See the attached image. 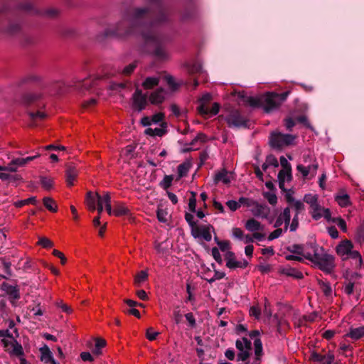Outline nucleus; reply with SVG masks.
I'll return each instance as SVG.
<instances>
[{
    "mask_svg": "<svg viewBox=\"0 0 364 364\" xmlns=\"http://www.w3.org/2000/svg\"><path fill=\"white\" fill-rule=\"evenodd\" d=\"M2 289L5 291L11 299L16 301L20 298L19 289L16 286L3 283Z\"/></svg>",
    "mask_w": 364,
    "mask_h": 364,
    "instance_id": "393cba45",
    "label": "nucleus"
},
{
    "mask_svg": "<svg viewBox=\"0 0 364 364\" xmlns=\"http://www.w3.org/2000/svg\"><path fill=\"white\" fill-rule=\"evenodd\" d=\"M266 161L268 163L269 166H272L274 167H277L279 166L277 159L272 154L267 156Z\"/></svg>",
    "mask_w": 364,
    "mask_h": 364,
    "instance_id": "13d9d810",
    "label": "nucleus"
},
{
    "mask_svg": "<svg viewBox=\"0 0 364 364\" xmlns=\"http://www.w3.org/2000/svg\"><path fill=\"white\" fill-rule=\"evenodd\" d=\"M310 213L312 218L315 220H318L323 217L327 220H330L331 217V211L328 208H322L318 203L310 208Z\"/></svg>",
    "mask_w": 364,
    "mask_h": 364,
    "instance_id": "4468645a",
    "label": "nucleus"
},
{
    "mask_svg": "<svg viewBox=\"0 0 364 364\" xmlns=\"http://www.w3.org/2000/svg\"><path fill=\"white\" fill-rule=\"evenodd\" d=\"M185 318L188 322L190 327L194 328L196 325V321L193 313H187L185 314Z\"/></svg>",
    "mask_w": 364,
    "mask_h": 364,
    "instance_id": "bf43d9fd",
    "label": "nucleus"
},
{
    "mask_svg": "<svg viewBox=\"0 0 364 364\" xmlns=\"http://www.w3.org/2000/svg\"><path fill=\"white\" fill-rule=\"evenodd\" d=\"M159 333V332L154 331L151 328H149L146 331V336L148 340L154 341L156 338Z\"/></svg>",
    "mask_w": 364,
    "mask_h": 364,
    "instance_id": "69168bd1",
    "label": "nucleus"
},
{
    "mask_svg": "<svg viewBox=\"0 0 364 364\" xmlns=\"http://www.w3.org/2000/svg\"><path fill=\"white\" fill-rule=\"evenodd\" d=\"M345 338H350L353 341H358L364 337V326L353 328L350 327L348 332L345 334Z\"/></svg>",
    "mask_w": 364,
    "mask_h": 364,
    "instance_id": "b1692460",
    "label": "nucleus"
},
{
    "mask_svg": "<svg viewBox=\"0 0 364 364\" xmlns=\"http://www.w3.org/2000/svg\"><path fill=\"white\" fill-rule=\"evenodd\" d=\"M105 210L109 215L122 217L129 215L130 210L121 202H114L113 208H112L111 197L109 193H106Z\"/></svg>",
    "mask_w": 364,
    "mask_h": 364,
    "instance_id": "6e6552de",
    "label": "nucleus"
},
{
    "mask_svg": "<svg viewBox=\"0 0 364 364\" xmlns=\"http://www.w3.org/2000/svg\"><path fill=\"white\" fill-rule=\"evenodd\" d=\"M289 92L282 93L267 92L262 98V107L265 112L277 109L287 98Z\"/></svg>",
    "mask_w": 364,
    "mask_h": 364,
    "instance_id": "423d86ee",
    "label": "nucleus"
},
{
    "mask_svg": "<svg viewBox=\"0 0 364 364\" xmlns=\"http://www.w3.org/2000/svg\"><path fill=\"white\" fill-rule=\"evenodd\" d=\"M190 166L187 163H183L178 166V174L179 177H183L187 175Z\"/></svg>",
    "mask_w": 364,
    "mask_h": 364,
    "instance_id": "a18cd8bd",
    "label": "nucleus"
},
{
    "mask_svg": "<svg viewBox=\"0 0 364 364\" xmlns=\"http://www.w3.org/2000/svg\"><path fill=\"white\" fill-rule=\"evenodd\" d=\"M43 203L46 209L52 213H55L58 210V206L55 201L50 197H44L43 198Z\"/></svg>",
    "mask_w": 364,
    "mask_h": 364,
    "instance_id": "72a5a7b5",
    "label": "nucleus"
},
{
    "mask_svg": "<svg viewBox=\"0 0 364 364\" xmlns=\"http://www.w3.org/2000/svg\"><path fill=\"white\" fill-rule=\"evenodd\" d=\"M232 235L234 237L241 240L244 235V232L239 228H234L232 230Z\"/></svg>",
    "mask_w": 364,
    "mask_h": 364,
    "instance_id": "338daca9",
    "label": "nucleus"
},
{
    "mask_svg": "<svg viewBox=\"0 0 364 364\" xmlns=\"http://www.w3.org/2000/svg\"><path fill=\"white\" fill-rule=\"evenodd\" d=\"M335 200L342 208H346L350 205V196L347 193L338 194L335 196Z\"/></svg>",
    "mask_w": 364,
    "mask_h": 364,
    "instance_id": "7c9ffc66",
    "label": "nucleus"
},
{
    "mask_svg": "<svg viewBox=\"0 0 364 364\" xmlns=\"http://www.w3.org/2000/svg\"><path fill=\"white\" fill-rule=\"evenodd\" d=\"M146 105L147 95L137 89L133 95V108L138 112H141L146 108Z\"/></svg>",
    "mask_w": 364,
    "mask_h": 364,
    "instance_id": "2eb2a0df",
    "label": "nucleus"
},
{
    "mask_svg": "<svg viewBox=\"0 0 364 364\" xmlns=\"http://www.w3.org/2000/svg\"><path fill=\"white\" fill-rule=\"evenodd\" d=\"M276 228L277 229L275 230H274L269 235V236H268L269 240H273L274 239L279 237L282 235V234L283 232V230L279 228V227Z\"/></svg>",
    "mask_w": 364,
    "mask_h": 364,
    "instance_id": "4d7b16f0",
    "label": "nucleus"
},
{
    "mask_svg": "<svg viewBox=\"0 0 364 364\" xmlns=\"http://www.w3.org/2000/svg\"><path fill=\"white\" fill-rule=\"evenodd\" d=\"M40 95L36 94H28L24 97V101L26 104L30 105L36 101Z\"/></svg>",
    "mask_w": 364,
    "mask_h": 364,
    "instance_id": "6e6d98bb",
    "label": "nucleus"
},
{
    "mask_svg": "<svg viewBox=\"0 0 364 364\" xmlns=\"http://www.w3.org/2000/svg\"><path fill=\"white\" fill-rule=\"evenodd\" d=\"M225 273L219 271H215L214 276L211 278H204L208 282L213 283L216 280L223 279L225 277Z\"/></svg>",
    "mask_w": 364,
    "mask_h": 364,
    "instance_id": "8fccbe9b",
    "label": "nucleus"
},
{
    "mask_svg": "<svg viewBox=\"0 0 364 364\" xmlns=\"http://www.w3.org/2000/svg\"><path fill=\"white\" fill-rule=\"evenodd\" d=\"M229 127H247L248 119L237 109H231L225 117Z\"/></svg>",
    "mask_w": 364,
    "mask_h": 364,
    "instance_id": "1a4fd4ad",
    "label": "nucleus"
},
{
    "mask_svg": "<svg viewBox=\"0 0 364 364\" xmlns=\"http://www.w3.org/2000/svg\"><path fill=\"white\" fill-rule=\"evenodd\" d=\"M191 196L189 198L188 208L191 212L195 213L196 211V193L191 192Z\"/></svg>",
    "mask_w": 364,
    "mask_h": 364,
    "instance_id": "49530a36",
    "label": "nucleus"
},
{
    "mask_svg": "<svg viewBox=\"0 0 364 364\" xmlns=\"http://www.w3.org/2000/svg\"><path fill=\"white\" fill-rule=\"evenodd\" d=\"M37 244L43 248H51L53 247V242L47 237H40Z\"/></svg>",
    "mask_w": 364,
    "mask_h": 364,
    "instance_id": "c03bdc74",
    "label": "nucleus"
},
{
    "mask_svg": "<svg viewBox=\"0 0 364 364\" xmlns=\"http://www.w3.org/2000/svg\"><path fill=\"white\" fill-rule=\"evenodd\" d=\"M304 201L310 205V208L318 203V196L313 194H306L304 197Z\"/></svg>",
    "mask_w": 364,
    "mask_h": 364,
    "instance_id": "37998d69",
    "label": "nucleus"
},
{
    "mask_svg": "<svg viewBox=\"0 0 364 364\" xmlns=\"http://www.w3.org/2000/svg\"><path fill=\"white\" fill-rule=\"evenodd\" d=\"M105 199H106V193L104 195H102V198H99L98 204L96 205V209L97 210L99 215L103 211L104 207L105 208Z\"/></svg>",
    "mask_w": 364,
    "mask_h": 364,
    "instance_id": "864d4df0",
    "label": "nucleus"
},
{
    "mask_svg": "<svg viewBox=\"0 0 364 364\" xmlns=\"http://www.w3.org/2000/svg\"><path fill=\"white\" fill-rule=\"evenodd\" d=\"M211 225H203L200 227L193 228L191 230L192 235L194 237H202L207 242H210L212 239L210 234V229H213Z\"/></svg>",
    "mask_w": 364,
    "mask_h": 364,
    "instance_id": "dca6fc26",
    "label": "nucleus"
},
{
    "mask_svg": "<svg viewBox=\"0 0 364 364\" xmlns=\"http://www.w3.org/2000/svg\"><path fill=\"white\" fill-rule=\"evenodd\" d=\"M240 202L249 208L250 211L255 218L268 219L270 208L265 203H259L253 199L245 197H240Z\"/></svg>",
    "mask_w": 364,
    "mask_h": 364,
    "instance_id": "39448f33",
    "label": "nucleus"
},
{
    "mask_svg": "<svg viewBox=\"0 0 364 364\" xmlns=\"http://www.w3.org/2000/svg\"><path fill=\"white\" fill-rule=\"evenodd\" d=\"M291 220V214H290V208L287 207L284 209L283 212H282L279 216L277 217L275 223L274 228H279L284 223V231H287Z\"/></svg>",
    "mask_w": 364,
    "mask_h": 364,
    "instance_id": "f3484780",
    "label": "nucleus"
},
{
    "mask_svg": "<svg viewBox=\"0 0 364 364\" xmlns=\"http://www.w3.org/2000/svg\"><path fill=\"white\" fill-rule=\"evenodd\" d=\"M264 197L271 205H275L277 203V197L274 193L267 192Z\"/></svg>",
    "mask_w": 364,
    "mask_h": 364,
    "instance_id": "e2e57ef3",
    "label": "nucleus"
},
{
    "mask_svg": "<svg viewBox=\"0 0 364 364\" xmlns=\"http://www.w3.org/2000/svg\"><path fill=\"white\" fill-rule=\"evenodd\" d=\"M0 338L2 339H14L13 334L10 332L9 329H2L0 330Z\"/></svg>",
    "mask_w": 364,
    "mask_h": 364,
    "instance_id": "052dcab7",
    "label": "nucleus"
},
{
    "mask_svg": "<svg viewBox=\"0 0 364 364\" xmlns=\"http://www.w3.org/2000/svg\"><path fill=\"white\" fill-rule=\"evenodd\" d=\"M207 140V136L203 133H198L197 136L191 141L190 145L191 147L188 149V151L198 149V148H195V145L198 141H200L201 144L205 142Z\"/></svg>",
    "mask_w": 364,
    "mask_h": 364,
    "instance_id": "f704fd0d",
    "label": "nucleus"
},
{
    "mask_svg": "<svg viewBox=\"0 0 364 364\" xmlns=\"http://www.w3.org/2000/svg\"><path fill=\"white\" fill-rule=\"evenodd\" d=\"M316 243H306L305 245L294 244L287 247V251L298 255H301L304 259H308L311 257V250L314 247Z\"/></svg>",
    "mask_w": 364,
    "mask_h": 364,
    "instance_id": "f8f14e48",
    "label": "nucleus"
},
{
    "mask_svg": "<svg viewBox=\"0 0 364 364\" xmlns=\"http://www.w3.org/2000/svg\"><path fill=\"white\" fill-rule=\"evenodd\" d=\"M235 346L239 351L237 355V361H245L250 355L252 342L246 337H243L236 341Z\"/></svg>",
    "mask_w": 364,
    "mask_h": 364,
    "instance_id": "9d476101",
    "label": "nucleus"
},
{
    "mask_svg": "<svg viewBox=\"0 0 364 364\" xmlns=\"http://www.w3.org/2000/svg\"><path fill=\"white\" fill-rule=\"evenodd\" d=\"M157 219L161 223L167 222V212L164 209L159 208L156 212Z\"/></svg>",
    "mask_w": 364,
    "mask_h": 364,
    "instance_id": "3c124183",
    "label": "nucleus"
},
{
    "mask_svg": "<svg viewBox=\"0 0 364 364\" xmlns=\"http://www.w3.org/2000/svg\"><path fill=\"white\" fill-rule=\"evenodd\" d=\"M29 118L31 120L30 123L31 127L36 126V122L41 121L46 117V114L42 111H37L36 112H29L28 113Z\"/></svg>",
    "mask_w": 364,
    "mask_h": 364,
    "instance_id": "cd10ccee",
    "label": "nucleus"
},
{
    "mask_svg": "<svg viewBox=\"0 0 364 364\" xmlns=\"http://www.w3.org/2000/svg\"><path fill=\"white\" fill-rule=\"evenodd\" d=\"M99 198H102V196L98 193H92L91 191L87 193L85 203L90 210L94 211L96 210V205L98 204Z\"/></svg>",
    "mask_w": 364,
    "mask_h": 364,
    "instance_id": "5701e85b",
    "label": "nucleus"
},
{
    "mask_svg": "<svg viewBox=\"0 0 364 364\" xmlns=\"http://www.w3.org/2000/svg\"><path fill=\"white\" fill-rule=\"evenodd\" d=\"M214 180L215 183L222 182L224 184H228L230 182L229 173L225 169H223L221 171L217 173Z\"/></svg>",
    "mask_w": 364,
    "mask_h": 364,
    "instance_id": "c756f323",
    "label": "nucleus"
},
{
    "mask_svg": "<svg viewBox=\"0 0 364 364\" xmlns=\"http://www.w3.org/2000/svg\"><path fill=\"white\" fill-rule=\"evenodd\" d=\"M211 254L217 262L220 263L222 262L220 253L219 252V250L217 247H215L212 248Z\"/></svg>",
    "mask_w": 364,
    "mask_h": 364,
    "instance_id": "774afa93",
    "label": "nucleus"
},
{
    "mask_svg": "<svg viewBox=\"0 0 364 364\" xmlns=\"http://www.w3.org/2000/svg\"><path fill=\"white\" fill-rule=\"evenodd\" d=\"M279 273L294 279H301L304 277L303 273L299 269L290 266L282 267L279 269Z\"/></svg>",
    "mask_w": 364,
    "mask_h": 364,
    "instance_id": "aec40b11",
    "label": "nucleus"
},
{
    "mask_svg": "<svg viewBox=\"0 0 364 364\" xmlns=\"http://www.w3.org/2000/svg\"><path fill=\"white\" fill-rule=\"evenodd\" d=\"M39 155H36V156H28L26 158H16V159H13V164H15L17 166H25L27 163L33 161V159H36L37 157H38Z\"/></svg>",
    "mask_w": 364,
    "mask_h": 364,
    "instance_id": "c9c22d12",
    "label": "nucleus"
},
{
    "mask_svg": "<svg viewBox=\"0 0 364 364\" xmlns=\"http://www.w3.org/2000/svg\"><path fill=\"white\" fill-rule=\"evenodd\" d=\"M311 258L309 259L314 266L325 273H331L335 268V258L325 252L322 247L316 244L311 250Z\"/></svg>",
    "mask_w": 364,
    "mask_h": 364,
    "instance_id": "7ed1b4c3",
    "label": "nucleus"
},
{
    "mask_svg": "<svg viewBox=\"0 0 364 364\" xmlns=\"http://www.w3.org/2000/svg\"><path fill=\"white\" fill-rule=\"evenodd\" d=\"M318 284L322 292L326 296H330L332 294V288L328 282L319 280Z\"/></svg>",
    "mask_w": 364,
    "mask_h": 364,
    "instance_id": "e433bc0d",
    "label": "nucleus"
},
{
    "mask_svg": "<svg viewBox=\"0 0 364 364\" xmlns=\"http://www.w3.org/2000/svg\"><path fill=\"white\" fill-rule=\"evenodd\" d=\"M33 1L26 0L19 4L18 9L11 11L5 7L0 8V32L13 36L22 31L25 15H41Z\"/></svg>",
    "mask_w": 364,
    "mask_h": 364,
    "instance_id": "f03ea898",
    "label": "nucleus"
},
{
    "mask_svg": "<svg viewBox=\"0 0 364 364\" xmlns=\"http://www.w3.org/2000/svg\"><path fill=\"white\" fill-rule=\"evenodd\" d=\"M291 208H293L295 211L294 215L299 216V215L304 210L305 206L303 202L301 200H296L294 203L293 205L289 206Z\"/></svg>",
    "mask_w": 364,
    "mask_h": 364,
    "instance_id": "a19ab883",
    "label": "nucleus"
},
{
    "mask_svg": "<svg viewBox=\"0 0 364 364\" xmlns=\"http://www.w3.org/2000/svg\"><path fill=\"white\" fill-rule=\"evenodd\" d=\"M1 343L5 350L11 355L20 358L24 356V351L22 345L16 338L1 339Z\"/></svg>",
    "mask_w": 364,
    "mask_h": 364,
    "instance_id": "9b49d317",
    "label": "nucleus"
},
{
    "mask_svg": "<svg viewBox=\"0 0 364 364\" xmlns=\"http://www.w3.org/2000/svg\"><path fill=\"white\" fill-rule=\"evenodd\" d=\"M164 133H165L164 131L161 128H155V129L147 128L145 130V134L146 135H149L151 136H161L164 134Z\"/></svg>",
    "mask_w": 364,
    "mask_h": 364,
    "instance_id": "79ce46f5",
    "label": "nucleus"
},
{
    "mask_svg": "<svg viewBox=\"0 0 364 364\" xmlns=\"http://www.w3.org/2000/svg\"><path fill=\"white\" fill-rule=\"evenodd\" d=\"M254 350L255 355V362L259 364L261 356L262 355V343L260 338H256L254 341Z\"/></svg>",
    "mask_w": 364,
    "mask_h": 364,
    "instance_id": "c85d7f7f",
    "label": "nucleus"
},
{
    "mask_svg": "<svg viewBox=\"0 0 364 364\" xmlns=\"http://www.w3.org/2000/svg\"><path fill=\"white\" fill-rule=\"evenodd\" d=\"M226 260V266L230 269H244L248 265V262L244 259L236 260L232 252L228 254Z\"/></svg>",
    "mask_w": 364,
    "mask_h": 364,
    "instance_id": "a211bd4d",
    "label": "nucleus"
},
{
    "mask_svg": "<svg viewBox=\"0 0 364 364\" xmlns=\"http://www.w3.org/2000/svg\"><path fill=\"white\" fill-rule=\"evenodd\" d=\"M16 171H17V167L15 164H13V160L6 166H0V171L16 172Z\"/></svg>",
    "mask_w": 364,
    "mask_h": 364,
    "instance_id": "680f3d73",
    "label": "nucleus"
},
{
    "mask_svg": "<svg viewBox=\"0 0 364 364\" xmlns=\"http://www.w3.org/2000/svg\"><path fill=\"white\" fill-rule=\"evenodd\" d=\"M250 315L251 316L255 317L257 319L259 318L260 315H261V310H260V309L259 307L255 306L250 307Z\"/></svg>",
    "mask_w": 364,
    "mask_h": 364,
    "instance_id": "0e129e2a",
    "label": "nucleus"
},
{
    "mask_svg": "<svg viewBox=\"0 0 364 364\" xmlns=\"http://www.w3.org/2000/svg\"><path fill=\"white\" fill-rule=\"evenodd\" d=\"M149 1L151 8H129L116 28L107 29L105 36L125 37L139 31L146 46L152 48L151 53L159 60H166L168 56L164 48L166 38L156 32V28L168 21V15L161 0Z\"/></svg>",
    "mask_w": 364,
    "mask_h": 364,
    "instance_id": "f257e3e1",
    "label": "nucleus"
},
{
    "mask_svg": "<svg viewBox=\"0 0 364 364\" xmlns=\"http://www.w3.org/2000/svg\"><path fill=\"white\" fill-rule=\"evenodd\" d=\"M159 77H148L143 82L142 86L146 90L152 89L159 85Z\"/></svg>",
    "mask_w": 364,
    "mask_h": 364,
    "instance_id": "2f4dec72",
    "label": "nucleus"
},
{
    "mask_svg": "<svg viewBox=\"0 0 364 364\" xmlns=\"http://www.w3.org/2000/svg\"><path fill=\"white\" fill-rule=\"evenodd\" d=\"M355 239L360 242H364V220L359 225L356 230Z\"/></svg>",
    "mask_w": 364,
    "mask_h": 364,
    "instance_id": "ea45409f",
    "label": "nucleus"
},
{
    "mask_svg": "<svg viewBox=\"0 0 364 364\" xmlns=\"http://www.w3.org/2000/svg\"><path fill=\"white\" fill-rule=\"evenodd\" d=\"M294 139L295 136L291 134L275 132H272L269 136V144L274 149H281L292 144Z\"/></svg>",
    "mask_w": 364,
    "mask_h": 364,
    "instance_id": "0eeeda50",
    "label": "nucleus"
},
{
    "mask_svg": "<svg viewBox=\"0 0 364 364\" xmlns=\"http://www.w3.org/2000/svg\"><path fill=\"white\" fill-rule=\"evenodd\" d=\"M106 345V341L102 338H97L95 340V348L94 349V353L95 354H100L101 353V349L104 348Z\"/></svg>",
    "mask_w": 364,
    "mask_h": 364,
    "instance_id": "de8ad7c7",
    "label": "nucleus"
},
{
    "mask_svg": "<svg viewBox=\"0 0 364 364\" xmlns=\"http://www.w3.org/2000/svg\"><path fill=\"white\" fill-rule=\"evenodd\" d=\"M245 228L247 230L252 232L262 231L264 230V226L261 223L255 218L248 219L245 224Z\"/></svg>",
    "mask_w": 364,
    "mask_h": 364,
    "instance_id": "a878e982",
    "label": "nucleus"
},
{
    "mask_svg": "<svg viewBox=\"0 0 364 364\" xmlns=\"http://www.w3.org/2000/svg\"><path fill=\"white\" fill-rule=\"evenodd\" d=\"M148 272L145 270H141L138 272L134 277V283L137 287H141V284L148 279Z\"/></svg>",
    "mask_w": 364,
    "mask_h": 364,
    "instance_id": "473e14b6",
    "label": "nucleus"
},
{
    "mask_svg": "<svg viewBox=\"0 0 364 364\" xmlns=\"http://www.w3.org/2000/svg\"><path fill=\"white\" fill-rule=\"evenodd\" d=\"M66 183L68 186H73L77 176V171L74 166H69L65 172Z\"/></svg>",
    "mask_w": 364,
    "mask_h": 364,
    "instance_id": "bb28decb",
    "label": "nucleus"
},
{
    "mask_svg": "<svg viewBox=\"0 0 364 364\" xmlns=\"http://www.w3.org/2000/svg\"><path fill=\"white\" fill-rule=\"evenodd\" d=\"M41 360L46 364H58L53 358L50 348L47 346L40 348Z\"/></svg>",
    "mask_w": 364,
    "mask_h": 364,
    "instance_id": "4be33fe9",
    "label": "nucleus"
},
{
    "mask_svg": "<svg viewBox=\"0 0 364 364\" xmlns=\"http://www.w3.org/2000/svg\"><path fill=\"white\" fill-rule=\"evenodd\" d=\"M40 181H41V186L44 189L49 191L53 188V178H49V177H46V176H41L40 178Z\"/></svg>",
    "mask_w": 364,
    "mask_h": 364,
    "instance_id": "58836bf2",
    "label": "nucleus"
},
{
    "mask_svg": "<svg viewBox=\"0 0 364 364\" xmlns=\"http://www.w3.org/2000/svg\"><path fill=\"white\" fill-rule=\"evenodd\" d=\"M226 205L230 208V210L235 211L239 208H240V206L242 204L240 202V199H239L238 201H235V200H228L227 203H226Z\"/></svg>",
    "mask_w": 364,
    "mask_h": 364,
    "instance_id": "09e8293b",
    "label": "nucleus"
},
{
    "mask_svg": "<svg viewBox=\"0 0 364 364\" xmlns=\"http://www.w3.org/2000/svg\"><path fill=\"white\" fill-rule=\"evenodd\" d=\"M136 66H137V63L134 62V63L128 65L127 66L124 67L123 68L122 73L124 75H129L134 70V69L136 68Z\"/></svg>",
    "mask_w": 364,
    "mask_h": 364,
    "instance_id": "603ef678",
    "label": "nucleus"
},
{
    "mask_svg": "<svg viewBox=\"0 0 364 364\" xmlns=\"http://www.w3.org/2000/svg\"><path fill=\"white\" fill-rule=\"evenodd\" d=\"M183 315L178 308L175 309L173 312V318L176 324H179L182 321Z\"/></svg>",
    "mask_w": 364,
    "mask_h": 364,
    "instance_id": "5fc2aeb1",
    "label": "nucleus"
},
{
    "mask_svg": "<svg viewBox=\"0 0 364 364\" xmlns=\"http://www.w3.org/2000/svg\"><path fill=\"white\" fill-rule=\"evenodd\" d=\"M166 92L164 88H158L152 92L149 95V101L153 105L162 103L166 97Z\"/></svg>",
    "mask_w": 364,
    "mask_h": 364,
    "instance_id": "412c9836",
    "label": "nucleus"
},
{
    "mask_svg": "<svg viewBox=\"0 0 364 364\" xmlns=\"http://www.w3.org/2000/svg\"><path fill=\"white\" fill-rule=\"evenodd\" d=\"M353 245L350 240H345L341 241L336 247V250L343 260L351 258L355 260V266L360 267L363 259L360 254L357 250H353Z\"/></svg>",
    "mask_w": 364,
    "mask_h": 364,
    "instance_id": "20e7f679",
    "label": "nucleus"
},
{
    "mask_svg": "<svg viewBox=\"0 0 364 364\" xmlns=\"http://www.w3.org/2000/svg\"><path fill=\"white\" fill-rule=\"evenodd\" d=\"M307 159H309L310 161H313V164H309L307 166L299 164L296 166V169L302 174L304 178L307 177L309 174L314 176L318 167V164L314 158L308 156L306 158H304L305 163L307 162Z\"/></svg>",
    "mask_w": 364,
    "mask_h": 364,
    "instance_id": "ddd939ff",
    "label": "nucleus"
},
{
    "mask_svg": "<svg viewBox=\"0 0 364 364\" xmlns=\"http://www.w3.org/2000/svg\"><path fill=\"white\" fill-rule=\"evenodd\" d=\"M197 109L199 114L205 117L208 116H215L219 112L220 105L215 102L213 104L211 108H209L208 106H206L205 105H200Z\"/></svg>",
    "mask_w": 364,
    "mask_h": 364,
    "instance_id": "6ab92c4d",
    "label": "nucleus"
},
{
    "mask_svg": "<svg viewBox=\"0 0 364 364\" xmlns=\"http://www.w3.org/2000/svg\"><path fill=\"white\" fill-rule=\"evenodd\" d=\"M165 79L168 85L172 90H176L183 84V81L176 82L174 77L171 75H166Z\"/></svg>",
    "mask_w": 364,
    "mask_h": 364,
    "instance_id": "4c0bfd02",
    "label": "nucleus"
}]
</instances>
